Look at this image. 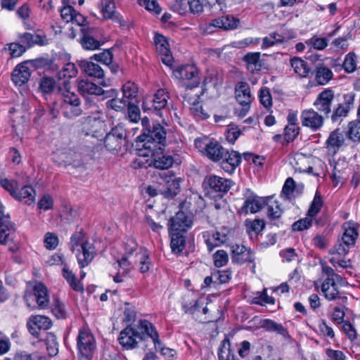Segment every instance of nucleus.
Returning <instances> with one entry per match:
<instances>
[{
	"instance_id": "nucleus-1",
	"label": "nucleus",
	"mask_w": 360,
	"mask_h": 360,
	"mask_svg": "<svg viewBox=\"0 0 360 360\" xmlns=\"http://www.w3.org/2000/svg\"><path fill=\"white\" fill-rule=\"evenodd\" d=\"M143 125L142 134L137 137V143L141 144V147L150 151L156 149L162 150L165 146L167 132L163 126L157 122L150 124L148 117L141 120Z\"/></svg>"
},
{
	"instance_id": "nucleus-2",
	"label": "nucleus",
	"mask_w": 360,
	"mask_h": 360,
	"mask_svg": "<svg viewBox=\"0 0 360 360\" xmlns=\"http://www.w3.org/2000/svg\"><path fill=\"white\" fill-rule=\"evenodd\" d=\"M70 245L71 251L76 255L81 269L88 266L96 255L94 244L84 240L82 232L74 233L71 236Z\"/></svg>"
},
{
	"instance_id": "nucleus-3",
	"label": "nucleus",
	"mask_w": 360,
	"mask_h": 360,
	"mask_svg": "<svg viewBox=\"0 0 360 360\" xmlns=\"http://www.w3.org/2000/svg\"><path fill=\"white\" fill-rule=\"evenodd\" d=\"M137 264L140 265L139 269L141 273H146L149 270V257L146 250H140L130 261H127L126 259L120 261V269H118L117 274L113 276V281L115 283L123 281L122 278L127 276L133 266Z\"/></svg>"
},
{
	"instance_id": "nucleus-4",
	"label": "nucleus",
	"mask_w": 360,
	"mask_h": 360,
	"mask_svg": "<svg viewBox=\"0 0 360 360\" xmlns=\"http://www.w3.org/2000/svg\"><path fill=\"white\" fill-rule=\"evenodd\" d=\"M169 93L165 89H159L153 95H146L143 98L142 109L144 112L150 111L162 115L168 103Z\"/></svg>"
},
{
	"instance_id": "nucleus-5",
	"label": "nucleus",
	"mask_w": 360,
	"mask_h": 360,
	"mask_svg": "<svg viewBox=\"0 0 360 360\" xmlns=\"http://www.w3.org/2000/svg\"><path fill=\"white\" fill-rule=\"evenodd\" d=\"M342 229L344 232L341 237V243L330 250V254L345 255L349 252V247L354 245L356 243L359 233L355 224L346 222L343 224Z\"/></svg>"
},
{
	"instance_id": "nucleus-6",
	"label": "nucleus",
	"mask_w": 360,
	"mask_h": 360,
	"mask_svg": "<svg viewBox=\"0 0 360 360\" xmlns=\"http://www.w3.org/2000/svg\"><path fill=\"white\" fill-rule=\"evenodd\" d=\"M79 356L91 359L96 349V341L93 335L86 330H80L77 336Z\"/></svg>"
},
{
	"instance_id": "nucleus-7",
	"label": "nucleus",
	"mask_w": 360,
	"mask_h": 360,
	"mask_svg": "<svg viewBox=\"0 0 360 360\" xmlns=\"http://www.w3.org/2000/svg\"><path fill=\"white\" fill-rule=\"evenodd\" d=\"M235 97L237 102L243 106L239 112V116L243 117L245 116L249 111L250 105L252 103L250 89L247 82H240L236 85Z\"/></svg>"
},
{
	"instance_id": "nucleus-8",
	"label": "nucleus",
	"mask_w": 360,
	"mask_h": 360,
	"mask_svg": "<svg viewBox=\"0 0 360 360\" xmlns=\"http://www.w3.org/2000/svg\"><path fill=\"white\" fill-rule=\"evenodd\" d=\"M33 294L37 302L36 305H32L27 300V306L30 310H34L37 307L40 309H46L50 305V297L48 288L41 282H34L33 286Z\"/></svg>"
},
{
	"instance_id": "nucleus-9",
	"label": "nucleus",
	"mask_w": 360,
	"mask_h": 360,
	"mask_svg": "<svg viewBox=\"0 0 360 360\" xmlns=\"http://www.w3.org/2000/svg\"><path fill=\"white\" fill-rule=\"evenodd\" d=\"M125 138V131L122 126L117 125L112 128L105 137V147L109 151H118L121 149L122 142Z\"/></svg>"
},
{
	"instance_id": "nucleus-10",
	"label": "nucleus",
	"mask_w": 360,
	"mask_h": 360,
	"mask_svg": "<svg viewBox=\"0 0 360 360\" xmlns=\"http://www.w3.org/2000/svg\"><path fill=\"white\" fill-rule=\"evenodd\" d=\"M78 91L83 96H103V98L113 97L116 95L115 89H111L110 90H103L101 86L88 80H81L79 82Z\"/></svg>"
},
{
	"instance_id": "nucleus-11",
	"label": "nucleus",
	"mask_w": 360,
	"mask_h": 360,
	"mask_svg": "<svg viewBox=\"0 0 360 360\" xmlns=\"http://www.w3.org/2000/svg\"><path fill=\"white\" fill-rule=\"evenodd\" d=\"M51 326V320L48 316L42 315L31 316L27 322L28 331L35 338L39 337L41 330H48Z\"/></svg>"
},
{
	"instance_id": "nucleus-12",
	"label": "nucleus",
	"mask_w": 360,
	"mask_h": 360,
	"mask_svg": "<svg viewBox=\"0 0 360 360\" xmlns=\"http://www.w3.org/2000/svg\"><path fill=\"white\" fill-rule=\"evenodd\" d=\"M162 178L165 182V189L162 191V195L168 199L174 198L181 191V184L183 179L181 177H176L173 172H168L164 173Z\"/></svg>"
},
{
	"instance_id": "nucleus-13",
	"label": "nucleus",
	"mask_w": 360,
	"mask_h": 360,
	"mask_svg": "<svg viewBox=\"0 0 360 360\" xmlns=\"http://www.w3.org/2000/svg\"><path fill=\"white\" fill-rule=\"evenodd\" d=\"M334 98V92L330 89L321 91L314 103L317 112L328 117L331 112L332 101Z\"/></svg>"
},
{
	"instance_id": "nucleus-14",
	"label": "nucleus",
	"mask_w": 360,
	"mask_h": 360,
	"mask_svg": "<svg viewBox=\"0 0 360 360\" xmlns=\"http://www.w3.org/2000/svg\"><path fill=\"white\" fill-rule=\"evenodd\" d=\"M193 221L184 212H178L174 217L169 220V233L186 232L192 226Z\"/></svg>"
},
{
	"instance_id": "nucleus-15",
	"label": "nucleus",
	"mask_w": 360,
	"mask_h": 360,
	"mask_svg": "<svg viewBox=\"0 0 360 360\" xmlns=\"http://www.w3.org/2000/svg\"><path fill=\"white\" fill-rule=\"evenodd\" d=\"M143 338L141 333L135 328L128 326L120 332L119 342L122 347L127 349H133L137 346L138 340Z\"/></svg>"
},
{
	"instance_id": "nucleus-16",
	"label": "nucleus",
	"mask_w": 360,
	"mask_h": 360,
	"mask_svg": "<svg viewBox=\"0 0 360 360\" xmlns=\"http://www.w3.org/2000/svg\"><path fill=\"white\" fill-rule=\"evenodd\" d=\"M174 75L177 79L191 81L192 86H196L200 83L198 69L193 65L179 67L174 71Z\"/></svg>"
},
{
	"instance_id": "nucleus-17",
	"label": "nucleus",
	"mask_w": 360,
	"mask_h": 360,
	"mask_svg": "<svg viewBox=\"0 0 360 360\" xmlns=\"http://www.w3.org/2000/svg\"><path fill=\"white\" fill-rule=\"evenodd\" d=\"M301 120L303 126L314 131L321 129L324 122L323 116L313 109L304 110L301 115Z\"/></svg>"
},
{
	"instance_id": "nucleus-18",
	"label": "nucleus",
	"mask_w": 360,
	"mask_h": 360,
	"mask_svg": "<svg viewBox=\"0 0 360 360\" xmlns=\"http://www.w3.org/2000/svg\"><path fill=\"white\" fill-rule=\"evenodd\" d=\"M354 101V94L350 93L345 95L344 103L338 104V107L333 110L330 116L332 122H341L344 117H347L349 110L353 107Z\"/></svg>"
},
{
	"instance_id": "nucleus-19",
	"label": "nucleus",
	"mask_w": 360,
	"mask_h": 360,
	"mask_svg": "<svg viewBox=\"0 0 360 360\" xmlns=\"http://www.w3.org/2000/svg\"><path fill=\"white\" fill-rule=\"evenodd\" d=\"M204 185L214 192L225 193L231 188L232 181L216 175H211L205 177Z\"/></svg>"
},
{
	"instance_id": "nucleus-20",
	"label": "nucleus",
	"mask_w": 360,
	"mask_h": 360,
	"mask_svg": "<svg viewBox=\"0 0 360 360\" xmlns=\"http://www.w3.org/2000/svg\"><path fill=\"white\" fill-rule=\"evenodd\" d=\"M240 160V155L237 151L224 150L221 159V167L225 172L232 173L239 165Z\"/></svg>"
},
{
	"instance_id": "nucleus-21",
	"label": "nucleus",
	"mask_w": 360,
	"mask_h": 360,
	"mask_svg": "<svg viewBox=\"0 0 360 360\" xmlns=\"http://www.w3.org/2000/svg\"><path fill=\"white\" fill-rule=\"evenodd\" d=\"M82 37L80 38V44L83 49L86 50H96L100 48L102 43L94 38V30L92 28L83 27L80 28Z\"/></svg>"
},
{
	"instance_id": "nucleus-22",
	"label": "nucleus",
	"mask_w": 360,
	"mask_h": 360,
	"mask_svg": "<svg viewBox=\"0 0 360 360\" xmlns=\"http://www.w3.org/2000/svg\"><path fill=\"white\" fill-rule=\"evenodd\" d=\"M345 143V137L343 134L339 129L333 131L327 141L326 148L330 155H335Z\"/></svg>"
},
{
	"instance_id": "nucleus-23",
	"label": "nucleus",
	"mask_w": 360,
	"mask_h": 360,
	"mask_svg": "<svg viewBox=\"0 0 360 360\" xmlns=\"http://www.w3.org/2000/svg\"><path fill=\"white\" fill-rule=\"evenodd\" d=\"M232 260L234 262L242 264L244 262H252L255 260L254 253L250 249L246 248L243 245H234L231 248Z\"/></svg>"
},
{
	"instance_id": "nucleus-24",
	"label": "nucleus",
	"mask_w": 360,
	"mask_h": 360,
	"mask_svg": "<svg viewBox=\"0 0 360 360\" xmlns=\"http://www.w3.org/2000/svg\"><path fill=\"white\" fill-rule=\"evenodd\" d=\"M154 42L157 51L163 56L162 62L167 65H171L172 58L170 55V49L166 37L161 34H156Z\"/></svg>"
},
{
	"instance_id": "nucleus-25",
	"label": "nucleus",
	"mask_w": 360,
	"mask_h": 360,
	"mask_svg": "<svg viewBox=\"0 0 360 360\" xmlns=\"http://www.w3.org/2000/svg\"><path fill=\"white\" fill-rule=\"evenodd\" d=\"M153 158V165L155 168L160 169H167L171 167L174 163L173 157L170 155L163 154L162 149L159 150L156 149L154 151H150Z\"/></svg>"
},
{
	"instance_id": "nucleus-26",
	"label": "nucleus",
	"mask_w": 360,
	"mask_h": 360,
	"mask_svg": "<svg viewBox=\"0 0 360 360\" xmlns=\"http://www.w3.org/2000/svg\"><path fill=\"white\" fill-rule=\"evenodd\" d=\"M77 63L82 71L88 76L98 79L103 78L104 71L98 64L85 60H79Z\"/></svg>"
},
{
	"instance_id": "nucleus-27",
	"label": "nucleus",
	"mask_w": 360,
	"mask_h": 360,
	"mask_svg": "<svg viewBox=\"0 0 360 360\" xmlns=\"http://www.w3.org/2000/svg\"><path fill=\"white\" fill-rule=\"evenodd\" d=\"M0 185L6 191H7L10 195L18 201L22 200V187L20 182L13 179H1Z\"/></svg>"
},
{
	"instance_id": "nucleus-28",
	"label": "nucleus",
	"mask_w": 360,
	"mask_h": 360,
	"mask_svg": "<svg viewBox=\"0 0 360 360\" xmlns=\"http://www.w3.org/2000/svg\"><path fill=\"white\" fill-rule=\"evenodd\" d=\"M264 204V201L262 198L251 194L247 196L242 207V210L246 214L248 212L255 213L262 208Z\"/></svg>"
},
{
	"instance_id": "nucleus-29",
	"label": "nucleus",
	"mask_w": 360,
	"mask_h": 360,
	"mask_svg": "<svg viewBox=\"0 0 360 360\" xmlns=\"http://www.w3.org/2000/svg\"><path fill=\"white\" fill-rule=\"evenodd\" d=\"M202 236L205 238L209 251H212L214 248L224 243L227 240V236L224 233L217 231L212 235L209 232L202 233Z\"/></svg>"
},
{
	"instance_id": "nucleus-30",
	"label": "nucleus",
	"mask_w": 360,
	"mask_h": 360,
	"mask_svg": "<svg viewBox=\"0 0 360 360\" xmlns=\"http://www.w3.org/2000/svg\"><path fill=\"white\" fill-rule=\"evenodd\" d=\"M49 44V39L42 33H24V52L26 47L34 45L45 46Z\"/></svg>"
},
{
	"instance_id": "nucleus-31",
	"label": "nucleus",
	"mask_w": 360,
	"mask_h": 360,
	"mask_svg": "<svg viewBox=\"0 0 360 360\" xmlns=\"http://www.w3.org/2000/svg\"><path fill=\"white\" fill-rule=\"evenodd\" d=\"M124 252L121 259H117V264L118 269H120V262L122 261L124 259H126L127 261H130L131 259L135 256L136 252H139L140 250H143L142 248H139L138 245L136 240L132 238H127L126 241L124 243Z\"/></svg>"
},
{
	"instance_id": "nucleus-32",
	"label": "nucleus",
	"mask_w": 360,
	"mask_h": 360,
	"mask_svg": "<svg viewBox=\"0 0 360 360\" xmlns=\"http://www.w3.org/2000/svg\"><path fill=\"white\" fill-rule=\"evenodd\" d=\"M62 95L63 96L65 103L70 105L72 116L77 117L80 115L82 110L77 108L80 103L78 96L67 89L65 91L62 92Z\"/></svg>"
},
{
	"instance_id": "nucleus-33",
	"label": "nucleus",
	"mask_w": 360,
	"mask_h": 360,
	"mask_svg": "<svg viewBox=\"0 0 360 360\" xmlns=\"http://www.w3.org/2000/svg\"><path fill=\"white\" fill-rule=\"evenodd\" d=\"M139 328L141 330V335L143 337V334L145 333L153 340L155 344V347H157V345H161V342L159 339V336L158 332L155 330V328L148 321H140L139 324Z\"/></svg>"
},
{
	"instance_id": "nucleus-34",
	"label": "nucleus",
	"mask_w": 360,
	"mask_h": 360,
	"mask_svg": "<svg viewBox=\"0 0 360 360\" xmlns=\"http://www.w3.org/2000/svg\"><path fill=\"white\" fill-rule=\"evenodd\" d=\"M321 290L326 298L329 300H335L339 294L334 278H327L322 284Z\"/></svg>"
},
{
	"instance_id": "nucleus-35",
	"label": "nucleus",
	"mask_w": 360,
	"mask_h": 360,
	"mask_svg": "<svg viewBox=\"0 0 360 360\" xmlns=\"http://www.w3.org/2000/svg\"><path fill=\"white\" fill-rule=\"evenodd\" d=\"M243 60L246 63L247 68L250 72L254 73L261 70L262 64L259 52L248 53L244 56Z\"/></svg>"
},
{
	"instance_id": "nucleus-36",
	"label": "nucleus",
	"mask_w": 360,
	"mask_h": 360,
	"mask_svg": "<svg viewBox=\"0 0 360 360\" xmlns=\"http://www.w3.org/2000/svg\"><path fill=\"white\" fill-rule=\"evenodd\" d=\"M224 148L214 140H211L205 155L210 160L217 162L223 157Z\"/></svg>"
},
{
	"instance_id": "nucleus-37",
	"label": "nucleus",
	"mask_w": 360,
	"mask_h": 360,
	"mask_svg": "<svg viewBox=\"0 0 360 360\" xmlns=\"http://www.w3.org/2000/svg\"><path fill=\"white\" fill-rule=\"evenodd\" d=\"M290 65L295 73L301 78L307 77L311 72L308 63L301 58H292L290 60Z\"/></svg>"
},
{
	"instance_id": "nucleus-38",
	"label": "nucleus",
	"mask_w": 360,
	"mask_h": 360,
	"mask_svg": "<svg viewBox=\"0 0 360 360\" xmlns=\"http://www.w3.org/2000/svg\"><path fill=\"white\" fill-rule=\"evenodd\" d=\"M171 235V248L174 253H180L185 247V238L180 233H169Z\"/></svg>"
},
{
	"instance_id": "nucleus-39",
	"label": "nucleus",
	"mask_w": 360,
	"mask_h": 360,
	"mask_svg": "<svg viewBox=\"0 0 360 360\" xmlns=\"http://www.w3.org/2000/svg\"><path fill=\"white\" fill-rule=\"evenodd\" d=\"M62 274L63 278L73 290L79 291L82 289L80 282L77 280L75 274L69 269L67 264H65L63 266L62 269Z\"/></svg>"
},
{
	"instance_id": "nucleus-40",
	"label": "nucleus",
	"mask_w": 360,
	"mask_h": 360,
	"mask_svg": "<svg viewBox=\"0 0 360 360\" xmlns=\"http://www.w3.org/2000/svg\"><path fill=\"white\" fill-rule=\"evenodd\" d=\"M46 65H48L47 60L43 58L24 61V80H27L30 76V72H27L30 67H32L34 70H36L42 67H45Z\"/></svg>"
},
{
	"instance_id": "nucleus-41",
	"label": "nucleus",
	"mask_w": 360,
	"mask_h": 360,
	"mask_svg": "<svg viewBox=\"0 0 360 360\" xmlns=\"http://www.w3.org/2000/svg\"><path fill=\"white\" fill-rule=\"evenodd\" d=\"M101 13L105 19H113L115 16L114 0H101Z\"/></svg>"
},
{
	"instance_id": "nucleus-42",
	"label": "nucleus",
	"mask_w": 360,
	"mask_h": 360,
	"mask_svg": "<svg viewBox=\"0 0 360 360\" xmlns=\"http://www.w3.org/2000/svg\"><path fill=\"white\" fill-rule=\"evenodd\" d=\"M261 327L266 329L268 331L276 332L278 334H281L284 336L287 333L286 330L281 324L278 323L270 319H264L262 321Z\"/></svg>"
},
{
	"instance_id": "nucleus-43",
	"label": "nucleus",
	"mask_w": 360,
	"mask_h": 360,
	"mask_svg": "<svg viewBox=\"0 0 360 360\" xmlns=\"http://www.w3.org/2000/svg\"><path fill=\"white\" fill-rule=\"evenodd\" d=\"M332 71L325 66L319 67L316 70V80L319 84H327L333 77Z\"/></svg>"
},
{
	"instance_id": "nucleus-44",
	"label": "nucleus",
	"mask_w": 360,
	"mask_h": 360,
	"mask_svg": "<svg viewBox=\"0 0 360 360\" xmlns=\"http://www.w3.org/2000/svg\"><path fill=\"white\" fill-rule=\"evenodd\" d=\"M11 80L20 94H22V62L18 63L13 70Z\"/></svg>"
},
{
	"instance_id": "nucleus-45",
	"label": "nucleus",
	"mask_w": 360,
	"mask_h": 360,
	"mask_svg": "<svg viewBox=\"0 0 360 360\" xmlns=\"http://www.w3.org/2000/svg\"><path fill=\"white\" fill-rule=\"evenodd\" d=\"M285 38L276 32H272L262 40V49H265L276 44L283 43Z\"/></svg>"
},
{
	"instance_id": "nucleus-46",
	"label": "nucleus",
	"mask_w": 360,
	"mask_h": 360,
	"mask_svg": "<svg viewBox=\"0 0 360 360\" xmlns=\"http://www.w3.org/2000/svg\"><path fill=\"white\" fill-rule=\"evenodd\" d=\"M77 73L78 71L75 65L72 63H68L58 72V77L60 79H69L76 77Z\"/></svg>"
},
{
	"instance_id": "nucleus-47",
	"label": "nucleus",
	"mask_w": 360,
	"mask_h": 360,
	"mask_svg": "<svg viewBox=\"0 0 360 360\" xmlns=\"http://www.w3.org/2000/svg\"><path fill=\"white\" fill-rule=\"evenodd\" d=\"M46 349L47 352L51 356H55L58 353V342L56 336L52 333H49L46 335Z\"/></svg>"
},
{
	"instance_id": "nucleus-48",
	"label": "nucleus",
	"mask_w": 360,
	"mask_h": 360,
	"mask_svg": "<svg viewBox=\"0 0 360 360\" xmlns=\"http://www.w3.org/2000/svg\"><path fill=\"white\" fill-rule=\"evenodd\" d=\"M123 98L131 100L138 95V86L133 82H127L122 86Z\"/></svg>"
},
{
	"instance_id": "nucleus-49",
	"label": "nucleus",
	"mask_w": 360,
	"mask_h": 360,
	"mask_svg": "<svg viewBox=\"0 0 360 360\" xmlns=\"http://www.w3.org/2000/svg\"><path fill=\"white\" fill-rule=\"evenodd\" d=\"M199 97L197 96L192 103L191 107V112L197 119L205 120L209 117L208 114L203 110L202 105L198 101Z\"/></svg>"
},
{
	"instance_id": "nucleus-50",
	"label": "nucleus",
	"mask_w": 360,
	"mask_h": 360,
	"mask_svg": "<svg viewBox=\"0 0 360 360\" xmlns=\"http://www.w3.org/2000/svg\"><path fill=\"white\" fill-rule=\"evenodd\" d=\"M127 119L134 123L141 120V111L138 105L129 102L127 104Z\"/></svg>"
},
{
	"instance_id": "nucleus-51",
	"label": "nucleus",
	"mask_w": 360,
	"mask_h": 360,
	"mask_svg": "<svg viewBox=\"0 0 360 360\" xmlns=\"http://www.w3.org/2000/svg\"><path fill=\"white\" fill-rule=\"evenodd\" d=\"M349 138L353 141H360V120H356L349 123Z\"/></svg>"
},
{
	"instance_id": "nucleus-52",
	"label": "nucleus",
	"mask_w": 360,
	"mask_h": 360,
	"mask_svg": "<svg viewBox=\"0 0 360 360\" xmlns=\"http://www.w3.org/2000/svg\"><path fill=\"white\" fill-rule=\"evenodd\" d=\"M51 311L58 319H64L67 316L65 304L58 298L53 300Z\"/></svg>"
},
{
	"instance_id": "nucleus-53",
	"label": "nucleus",
	"mask_w": 360,
	"mask_h": 360,
	"mask_svg": "<svg viewBox=\"0 0 360 360\" xmlns=\"http://www.w3.org/2000/svg\"><path fill=\"white\" fill-rule=\"evenodd\" d=\"M356 56L353 53H348L342 63V68L347 73L353 72L356 68Z\"/></svg>"
},
{
	"instance_id": "nucleus-54",
	"label": "nucleus",
	"mask_w": 360,
	"mask_h": 360,
	"mask_svg": "<svg viewBox=\"0 0 360 360\" xmlns=\"http://www.w3.org/2000/svg\"><path fill=\"white\" fill-rule=\"evenodd\" d=\"M116 96L117 94L113 97H110L111 99L107 101L106 105L108 108L115 110V111H121L127 105V101L124 98H117Z\"/></svg>"
},
{
	"instance_id": "nucleus-55",
	"label": "nucleus",
	"mask_w": 360,
	"mask_h": 360,
	"mask_svg": "<svg viewBox=\"0 0 360 360\" xmlns=\"http://www.w3.org/2000/svg\"><path fill=\"white\" fill-rule=\"evenodd\" d=\"M218 356L219 360H234V356L231 354L229 340H224L219 348Z\"/></svg>"
},
{
	"instance_id": "nucleus-56",
	"label": "nucleus",
	"mask_w": 360,
	"mask_h": 360,
	"mask_svg": "<svg viewBox=\"0 0 360 360\" xmlns=\"http://www.w3.org/2000/svg\"><path fill=\"white\" fill-rule=\"evenodd\" d=\"M323 205V201L321 198L319 193L316 192L314 200L310 205V207L308 210V216L314 217L321 210Z\"/></svg>"
},
{
	"instance_id": "nucleus-57",
	"label": "nucleus",
	"mask_w": 360,
	"mask_h": 360,
	"mask_svg": "<svg viewBox=\"0 0 360 360\" xmlns=\"http://www.w3.org/2000/svg\"><path fill=\"white\" fill-rule=\"evenodd\" d=\"M223 22V30H230L236 29L238 27L240 23L239 19L233 17V15H227L221 16Z\"/></svg>"
},
{
	"instance_id": "nucleus-58",
	"label": "nucleus",
	"mask_w": 360,
	"mask_h": 360,
	"mask_svg": "<svg viewBox=\"0 0 360 360\" xmlns=\"http://www.w3.org/2000/svg\"><path fill=\"white\" fill-rule=\"evenodd\" d=\"M213 259L214 265L217 267H221L227 264L229 255L226 251L219 250L213 255Z\"/></svg>"
},
{
	"instance_id": "nucleus-59",
	"label": "nucleus",
	"mask_w": 360,
	"mask_h": 360,
	"mask_svg": "<svg viewBox=\"0 0 360 360\" xmlns=\"http://www.w3.org/2000/svg\"><path fill=\"white\" fill-rule=\"evenodd\" d=\"M44 245L48 250H54L58 245V238L56 234L48 232L44 236Z\"/></svg>"
},
{
	"instance_id": "nucleus-60",
	"label": "nucleus",
	"mask_w": 360,
	"mask_h": 360,
	"mask_svg": "<svg viewBox=\"0 0 360 360\" xmlns=\"http://www.w3.org/2000/svg\"><path fill=\"white\" fill-rule=\"evenodd\" d=\"M282 212V210L278 202L274 201L271 204H268L267 214L270 219H275L279 218Z\"/></svg>"
},
{
	"instance_id": "nucleus-61",
	"label": "nucleus",
	"mask_w": 360,
	"mask_h": 360,
	"mask_svg": "<svg viewBox=\"0 0 360 360\" xmlns=\"http://www.w3.org/2000/svg\"><path fill=\"white\" fill-rule=\"evenodd\" d=\"M56 87V82L51 77H43L40 82V88L44 93H51Z\"/></svg>"
},
{
	"instance_id": "nucleus-62",
	"label": "nucleus",
	"mask_w": 360,
	"mask_h": 360,
	"mask_svg": "<svg viewBox=\"0 0 360 360\" xmlns=\"http://www.w3.org/2000/svg\"><path fill=\"white\" fill-rule=\"evenodd\" d=\"M223 20L221 16L217 18L212 19L207 24L205 25L204 31L206 33H212L215 31V29L223 30Z\"/></svg>"
},
{
	"instance_id": "nucleus-63",
	"label": "nucleus",
	"mask_w": 360,
	"mask_h": 360,
	"mask_svg": "<svg viewBox=\"0 0 360 360\" xmlns=\"http://www.w3.org/2000/svg\"><path fill=\"white\" fill-rule=\"evenodd\" d=\"M312 221L313 220L311 217L301 219L292 224V230L300 231L307 229L311 226Z\"/></svg>"
},
{
	"instance_id": "nucleus-64",
	"label": "nucleus",
	"mask_w": 360,
	"mask_h": 360,
	"mask_svg": "<svg viewBox=\"0 0 360 360\" xmlns=\"http://www.w3.org/2000/svg\"><path fill=\"white\" fill-rule=\"evenodd\" d=\"M37 206L40 210H51L53 206V200L50 195L45 194L38 202Z\"/></svg>"
}]
</instances>
